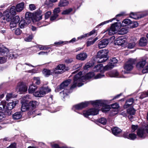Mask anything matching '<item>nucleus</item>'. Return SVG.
<instances>
[{
	"label": "nucleus",
	"mask_w": 148,
	"mask_h": 148,
	"mask_svg": "<svg viewBox=\"0 0 148 148\" xmlns=\"http://www.w3.org/2000/svg\"><path fill=\"white\" fill-rule=\"evenodd\" d=\"M91 103L96 108H92L87 111H84L83 112L84 116L87 118L90 115H95L98 113L99 108L102 107L101 109L103 112H106L110 110V106L106 105L105 102L102 100H97L89 101V103Z\"/></svg>",
	"instance_id": "1"
},
{
	"label": "nucleus",
	"mask_w": 148,
	"mask_h": 148,
	"mask_svg": "<svg viewBox=\"0 0 148 148\" xmlns=\"http://www.w3.org/2000/svg\"><path fill=\"white\" fill-rule=\"evenodd\" d=\"M82 73L80 72L74 77L73 83L71 87V89L74 88L77 86H82L84 84L82 82H84L86 79L93 77L95 75L93 72L88 73L85 76H82Z\"/></svg>",
	"instance_id": "2"
},
{
	"label": "nucleus",
	"mask_w": 148,
	"mask_h": 148,
	"mask_svg": "<svg viewBox=\"0 0 148 148\" xmlns=\"http://www.w3.org/2000/svg\"><path fill=\"white\" fill-rule=\"evenodd\" d=\"M18 103V101H16L8 103L6 105V102L3 100L1 102V106H2V108L5 110L8 113V115L11 113V110L14 108L16 104Z\"/></svg>",
	"instance_id": "3"
},
{
	"label": "nucleus",
	"mask_w": 148,
	"mask_h": 148,
	"mask_svg": "<svg viewBox=\"0 0 148 148\" xmlns=\"http://www.w3.org/2000/svg\"><path fill=\"white\" fill-rule=\"evenodd\" d=\"M108 51L106 49L101 50L99 51L97 55V62L99 63L105 62L108 59Z\"/></svg>",
	"instance_id": "4"
},
{
	"label": "nucleus",
	"mask_w": 148,
	"mask_h": 148,
	"mask_svg": "<svg viewBox=\"0 0 148 148\" xmlns=\"http://www.w3.org/2000/svg\"><path fill=\"white\" fill-rule=\"evenodd\" d=\"M71 79H68L63 82L60 86L59 89L60 90L64 89L62 92H60L62 96V95H63L64 98L68 95L69 91L68 90L67 88L68 85L71 83Z\"/></svg>",
	"instance_id": "5"
},
{
	"label": "nucleus",
	"mask_w": 148,
	"mask_h": 148,
	"mask_svg": "<svg viewBox=\"0 0 148 148\" xmlns=\"http://www.w3.org/2000/svg\"><path fill=\"white\" fill-rule=\"evenodd\" d=\"M15 9V6H13L10 9V11L8 9L6 10L3 13V15L1 17L2 18L6 20L7 21H10L12 17L10 15V14L12 15L16 14Z\"/></svg>",
	"instance_id": "6"
},
{
	"label": "nucleus",
	"mask_w": 148,
	"mask_h": 148,
	"mask_svg": "<svg viewBox=\"0 0 148 148\" xmlns=\"http://www.w3.org/2000/svg\"><path fill=\"white\" fill-rule=\"evenodd\" d=\"M47 88H40L39 89L36 91L34 93V95L36 97H41L43 96L47 93L51 91V90L49 89L47 90Z\"/></svg>",
	"instance_id": "7"
},
{
	"label": "nucleus",
	"mask_w": 148,
	"mask_h": 148,
	"mask_svg": "<svg viewBox=\"0 0 148 148\" xmlns=\"http://www.w3.org/2000/svg\"><path fill=\"white\" fill-rule=\"evenodd\" d=\"M22 106L21 107V112H25L26 110H29L28 112L29 115H31L33 114L34 111H31V106L28 105L27 103L26 102H22Z\"/></svg>",
	"instance_id": "8"
},
{
	"label": "nucleus",
	"mask_w": 148,
	"mask_h": 148,
	"mask_svg": "<svg viewBox=\"0 0 148 148\" xmlns=\"http://www.w3.org/2000/svg\"><path fill=\"white\" fill-rule=\"evenodd\" d=\"M66 71V69L65 65L63 64H60L53 69V74H61Z\"/></svg>",
	"instance_id": "9"
},
{
	"label": "nucleus",
	"mask_w": 148,
	"mask_h": 148,
	"mask_svg": "<svg viewBox=\"0 0 148 148\" xmlns=\"http://www.w3.org/2000/svg\"><path fill=\"white\" fill-rule=\"evenodd\" d=\"M136 62V60L133 59H129L126 63L124 69L127 71H130L133 68V65Z\"/></svg>",
	"instance_id": "10"
},
{
	"label": "nucleus",
	"mask_w": 148,
	"mask_h": 148,
	"mask_svg": "<svg viewBox=\"0 0 148 148\" xmlns=\"http://www.w3.org/2000/svg\"><path fill=\"white\" fill-rule=\"evenodd\" d=\"M118 23H116L111 26L110 29L108 31V34L110 35H112L116 33V31L118 30L119 27L117 25Z\"/></svg>",
	"instance_id": "11"
},
{
	"label": "nucleus",
	"mask_w": 148,
	"mask_h": 148,
	"mask_svg": "<svg viewBox=\"0 0 148 148\" xmlns=\"http://www.w3.org/2000/svg\"><path fill=\"white\" fill-rule=\"evenodd\" d=\"M17 89L18 90L20 93H22L27 91V86L23 82L18 83Z\"/></svg>",
	"instance_id": "12"
},
{
	"label": "nucleus",
	"mask_w": 148,
	"mask_h": 148,
	"mask_svg": "<svg viewBox=\"0 0 148 148\" xmlns=\"http://www.w3.org/2000/svg\"><path fill=\"white\" fill-rule=\"evenodd\" d=\"M89 103V101H86L81 103L74 106L73 107V109H74L75 110H81L83 108L87 106L88 104Z\"/></svg>",
	"instance_id": "13"
},
{
	"label": "nucleus",
	"mask_w": 148,
	"mask_h": 148,
	"mask_svg": "<svg viewBox=\"0 0 148 148\" xmlns=\"http://www.w3.org/2000/svg\"><path fill=\"white\" fill-rule=\"evenodd\" d=\"M109 43L108 39H104L99 41V42L98 46L99 49H102L106 47Z\"/></svg>",
	"instance_id": "14"
},
{
	"label": "nucleus",
	"mask_w": 148,
	"mask_h": 148,
	"mask_svg": "<svg viewBox=\"0 0 148 148\" xmlns=\"http://www.w3.org/2000/svg\"><path fill=\"white\" fill-rule=\"evenodd\" d=\"M42 12L41 11H38L34 14V19H32V20L34 22L38 21L42 19Z\"/></svg>",
	"instance_id": "15"
},
{
	"label": "nucleus",
	"mask_w": 148,
	"mask_h": 148,
	"mask_svg": "<svg viewBox=\"0 0 148 148\" xmlns=\"http://www.w3.org/2000/svg\"><path fill=\"white\" fill-rule=\"evenodd\" d=\"M8 52L9 50L7 48L3 46L0 47V55L7 56Z\"/></svg>",
	"instance_id": "16"
},
{
	"label": "nucleus",
	"mask_w": 148,
	"mask_h": 148,
	"mask_svg": "<svg viewBox=\"0 0 148 148\" xmlns=\"http://www.w3.org/2000/svg\"><path fill=\"white\" fill-rule=\"evenodd\" d=\"M34 16L33 14L30 12H27L25 14V18L26 20L27 21V23L29 24L31 22V20L34 19L33 18H32V17Z\"/></svg>",
	"instance_id": "17"
},
{
	"label": "nucleus",
	"mask_w": 148,
	"mask_h": 148,
	"mask_svg": "<svg viewBox=\"0 0 148 148\" xmlns=\"http://www.w3.org/2000/svg\"><path fill=\"white\" fill-rule=\"evenodd\" d=\"M87 56V54L86 53H82L77 55L76 58L78 60H84L86 58Z\"/></svg>",
	"instance_id": "18"
},
{
	"label": "nucleus",
	"mask_w": 148,
	"mask_h": 148,
	"mask_svg": "<svg viewBox=\"0 0 148 148\" xmlns=\"http://www.w3.org/2000/svg\"><path fill=\"white\" fill-rule=\"evenodd\" d=\"M137 134L138 136L142 138L145 137V131L142 128H140L138 130Z\"/></svg>",
	"instance_id": "19"
},
{
	"label": "nucleus",
	"mask_w": 148,
	"mask_h": 148,
	"mask_svg": "<svg viewBox=\"0 0 148 148\" xmlns=\"http://www.w3.org/2000/svg\"><path fill=\"white\" fill-rule=\"evenodd\" d=\"M112 133L115 136H117L121 133L122 130L119 128L115 127L112 129Z\"/></svg>",
	"instance_id": "20"
},
{
	"label": "nucleus",
	"mask_w": 148,
	"mask_h": 148,
	"mask_svg": "<svg viewBox=\"0 0 148 148\" xmlns=\"http://www.w3.org/2000/svg\"><path fill=\"white\" fill-rule=\"evenodd\" d=\"M22 115V112H16L12 115V118L14 120L18 119L21 118Z\"/></svg>",
	"instance_id": "21"
},
{
	"label": "nucleus",
	"mask_w": 148,
	"mask_h": 148,
	"mask_svg": "<svg viewBox=\"0 0 148 148\" xmlns=\"http://www.w3.org/2000/svg\"><path fill=\"white\" fill-rule=\"evenodd\" d=\"M94 71L95 72L104 71V67L102 64H99L96 66L94 68Z\"/></svg>",
	"instance_id": "22"
},
{
	"label": "nucleus",
	"mask_w": 148,
	"mask_h": 148,
	"mask_svg": "<svg viewBox=\"0 0 148 148\" xmlns=\"http://www.w3.org/2000/svg\"><path fill=\"white\" fill-rule=\"evenodd\" d=\"M147 43V41L145 38L142 37L139 41V45L141 46H145Z\"/></svg>",
	"instance_id": "23"
},
{
	"label": "nucleus",
	"mask_w": 148,
	"mask_h": 148,
	"mask_svg": "<svg viewBox=\"0 0 148 148\" xmlns=\"http://www.w3.org/2000/svg\"><path fill=\"white\" fill-rule=\"evenodd\" d=\"M24 3H19L16 6V10L17 12H20L24 8Z\"/></svg>",
	"instance_id": "24"
},
{
	"label": "nucleus",
	"mask_w": 148,
	"mask_h": 148,
	"mask_svg": "<svg viewBox=\"0 0 148 148\" xmlns=\"http://www.w3.org/2000/svg\"><path fill=\"white\" fill-rule=\"evenodd\" d=\"M134 101V100L133 98L127 100L125 105L124 106L125 108H128L130 105H132Z\"/></svg>",
	"instance_id": "25"
},
{
	"label": "nucleus",
	"mask_w": 148,
	"mask_h": 148,
	"mask_svg": "<svg viewBox=\"0 0 148 148\" xmlns=\"http://www.w3.org/2000/svg\"><path fill=\"white\" fill-rule=\"evenodd\" d=\"M37 88V86L32 84L29 86L28 90V92L29 93H32Z\"/></svg>",
	"instance_id": "26"
},
{
	"label": "nucleus",
	"mask_w": 148,
	"mask_h": 148,
	"mask_svg": "<svg viewBox=\"0 0 148 148\" xmlns=\"http://www.w3.org/2000/svg\"><path fill=\"white\" fill-rule=\"evenodd\" d=\"M146 63V61L145 60H140L137 64L136 66L138 68H143Z\"/></svg>",
	"instance_id": "27"
},
{
	"label": "nucleus",
	"mask_w": 148,
	"mask_h": 148,
	"mask_svg": "<svg viewBox=\"0 0 148 148\" xmlns=\"http://www.w3.org/2000/svg\"><path fill=\"white\" fill-rule=\"evenodd\" d=\"M107 74L111 77H117L119 75V73L116 70H114L109 72Z\"/></svg>",
	"instance_id": "28"
},
{
	"label": "nucleus",
	"mask_w": 148,
	"mask_h": 148,
	"mask_svg": "<svg viewBox=\"0 0 148 148\" xmlns=\"http://www.w3.org/2000/svg\"><path fill=\"white\" fill-rule=\"evenodd\" d=\"M148 14V13H146L145 14H144L143 15V16H140V17H139V16H138L135 13H130V18L135 19H137L139 18H140L142 17H143L144 16H145L147 15Z\"/></svg>",
	"instance_id": "29"
},
{
	"label": "nucleus",
	"mask_w": 148,
	"mask_h": 148,
	"mask_svg": "<svg viewBox=\"0 0 148 148\" xmlns=\"http://www.w3.org/2000/svg\"><path fill=\"white\" fill-rule=\"evenodd\" d=\"M69 4V2L66 0H60L58 4L60 7H63Z\"/></svg>",
	"instance_id": "30"
},
{
	"label": "nucleus",
	"mask_w": 148,
	"mask_h": 148,
	"mask_svg": "<svg viewBox=\"0 0 148 148\" xmlns=\"http://www.w3.org/2000/svg\"><path fill=\"white\" fill-rule=\"evenodd\" d=\"M39 103L35 101H32L29 103V106L32 108H31V110L36 108V106Z\"/></svg>",
	"instance_id": "31"
},
{
	"label": "nucleus",
	"mask_w": 148,
	"mask_h": 148,
	"mask_svg": "<svg viewBox=\"0 0 148 148\" xmlns=\"http://www.w3.org/2000/svg\"><path fill=\"white\" fill-rule=\"evenodd\" d=\"M114 66V65L112 64L111 63L109 62L106 66L104 67V71L110 70L112 69Z\"/></svg>",
	"instance_id": "32"
},
{
	"label": "nucleus",
	"mask_w": 148,
	"mask_h": 148,
	"mask_svg": "<svg viewBox=\"0 0 148 148\" xmlns=\"http://www.w3.org/2000/svg\"><path fill=\"white\" fill-rule=\"evenodd\" d=\"M42 72L44 75L46 77H48L52 74L50 70L47 69H44L43 70Z\"/></svg>",
	"instance_id": "33"
},
{
	"label": "nucleus",
	"mask_w": 148,
	"mask_h": 148,
	"mask_svg": "<svg viewBox=\"0 0 148 148\" xmlns=\"http://www.w3.org/2000/svg\"><path fill=\"white\" fill-rule=\"evenodd\" d=\"M27 25V23L25 20L24 19L21 20L19 24V26L21 28H25Z\"/></svg>",
	"instance_id": "34"
},
{
	"label": "nucleus",
	"mask_w": 148,
	"mask_h": 148,
	"mask_svg": "<svg viewBox=\"0 0 148 148\" xmlns=\"http://www.w3.org/2000/svg\"><path fill=\"white\" fill-rule=\"evenodd\" d=\"M30 99V96L29 95H26L21 98V102L27 103V102Z\"/></svg>",
	"instance_id": "35"
},
{
	"label": "nucleus",
	"mask_w": 148,
	"mask_h": 148,
	"mask_svg": "<svg viewBox=\"0 0 148 148\" xmlns=\"http://www.w3.org/2000/svg\"><path fill=\"white\" fill-rule=\"evenodd\" d=\"M33 82L36 84L39 85L40 83V78L39 77H34L33 78Z\"/></svg>",
	"instance_id": "36"
},
{
	"label": "nucleus",
	"mask_w": 148,
	"mask_h": 148,
	"mask_svg": "<svg viewBox=\"0 0 148 148\" xmlns=\"http://www.w3.org/2000/svg\"><path fill=\"white\" fill-rule=\"evenodd\" d=\"M20 21V17L18 16H16L13 17L11 21L13 22L15 24H17Z\"/></svg>",
	"instance_id": "37"
},
{
	"label": "nucleus",
	"mask_w": 148,
	"mask_h": 148,
	"mask_svg": "<svg viewBox=\"0 0 148 148\" xmlns=\"http://www.w3.org/2000/svg\"><path fill=\"white\" fill-rule=\"evenodd\" d=\"M135 111L133 108H130L127 109V112L130 115H134L135 113Z\"/></svg>",
	"instance_id": "38"
},
{
	"label": "nucleus",
	"mask_w": 148,
	"mask_h": 148,
	"mask_svg": "<svg viewBox=\"0 0 148 148\" xmlns=\"http://www.w3.org/2000/svg\"><path fill=\"white\" fill-rule=\"evenodd\" d=\"M128 30L126 27L122 28L119 31L120 34H124L127 33Z\"/></svg>",
	"instance_id": "39"
},
{
	"label": "nucleus",
	"mask_w": 148,
	"mask_h": 148,
	"mask_svg": "<svg viewBox=\"0 0 148 148\" xmlns=\"http://www.w3.org/2000/svg\"><path fill=\"white\" fill-rule=\"evenodd\" d=\"M132 23V21L130 19H125L124 20L122 23V25L123 26H125V25H124V24L127 25H129L131 24Z\"/></svg>",
	"instance_id": "40"
},
{
	"label": "nucleus",
	"mask_w": 148,
	"mask_h": 148,
	"mask_svg": "<svg viewBox=\"0 0 148 148\" xmlns=\"http://www.w3.org/2000/svg\"><path fill=\"white\" fill-rule=\"evenodd\" d=\"M73 10L72 8H70L68 9L64 10L62 13V14H69Z\"/></svg>",
	"instance_id": "41"
},
{
	"label": "nucleus",
	"mask_w": 148,
	"mask_h": 148,
	"mask_svg": "<svg viewBox=\"0 0 148 148\" xmlns=\"http://www.w3.org/2000/svg\"><path fill=\"white\" fill-rule=\"evenodd\" d=\"M9 54V55L7 54V56H9V58L10 59H12L14 58H15L16 57V56H15L16 55V53H15L10 52Z\"/></svg>",
	"instance_id": "42"
},
{
	"label": "nucleus",
	"mask_w": 148,
	"mask_h": 148,
	"mask_svg": "<svg viewBox=\"0 0 148 148\" xmlns=\"http://www.w3.org/2000/svg\"><path fill=\"white\" fill-rule=\"evenodd\" d=\"M136 138V135L134 134H129V138L132 140H134Z\"/></svg>",
	"instance_id": "43"
},
{
	"label": "nucleus",
	"mask_w": 148,
	"mask_h": 148,
	"mask_svg": "<svg viewBox=\"0 0 148 148\" xmlns=\"http://www.w3.org/2000/svg\"><path fill=\"white\" fill-rule=\"evenodd\" d=\"M37 48L39 49L40 50H44L48 49V48L45 46H43L40 45H37Z\"/></svg>",
	"instance_id": "44"
},
{
	"label": "nucleus",
	"mask_w": 148,
	"mask_h": 148,
	"mask_svg": "<svg viewBox=\"0 0 148 148\" xmlns=\"http://www.w3.org/2000/svg\"><path fill=\"white\" fill-rule=\"evenodd\" d=\"M99 121L103 125H105L106 123L107 120L105 118H102L99 120Z\"/></svg>",
	"instance_id": "45"
},
{
	"label": "nucleus",
	"mask_w": 148,
	"mask_h": 148,
	"mask_svg": "<svg viewBox=\"0 0 148 148\" xmlns=\"http://www.w3.org/2000/svg\"><path fill=\"white\" fill-rule=\"evenodd\" d=\"M33 37L32 35H29L25 38V41L27 42H30L32 40Z\"/></svg>",
	"instance_id": "46"
},
{
	"label": "nucleus",
	"mask_w": 148,
	"mask_h": 148,
	"mask_svg": "<svg viewBox=\"0 0 148 148\" xmlns=\"http://www.w3.org/2000/svg\"><path fill=\"white\" fill-rule=\"evenodd\" d=\"M148 96V90L145 92H142L141 95V96L139 97L140 99H143V98Z\"/></svg>",
	"instance_id": "47"
},
{
	"label": "nucleus",
	"mask_w": 148,
	"mask_h": 148,
	"mask_svg": "<svg viewBox=\"0 0 148 148\" xmlns=\"http://www.w3.org/2000/svg\"><path fill=\"white\" fill-rule=\"evenodd\" d=\"M136 45V43L134 42H133L128 44L127 46V48L130 49L133 48Z\"/></svg>",
	"instance_id": "48"
},
{
	"label": "nucleus",
	"mask_w": 148,
	"mask_h": 148,
	"mask_svg": "<svg viewBox=\"0 0 148 148\" xmlns=\"http://www.w3.org/2000/svg\"><path fill=\"white\" fill-rule=\"evenodd\" d=\"M118 62V60L115 58H113L110 59V62L112 64L116 63Z\"/></svg>",
	"instance_id": "49"
},
{
	"label": "nucleus",
	"mask_w": 148,
	"mask_h": 148,
	"mask_svg": "<svg viewBox=\"0 0 148 148\" xmlns=\"http://www.w3.org/2000/svg\"><path fill=\"white\" fill-rule=\"evenodd\" d=\"M104 76V75L103 74H98L94 77L95 79H98L102 78Z\"/></svg>",
	"instance_id": "50"
},
{
	"label": "nucleus",
	"mask_w": 148,
	"mask_h": 148,
	"mask_svg": "<svg viewBox=\"0 0 148 148\" xmlns=\"http://www.w3.org/2000/svg\"><path fill=\"white\" fill-rule=\"evenodd\" d=\"M60 12V9L59 8H57L54 9L53 13L55 14H58Z\"/></svg>",
	"instance_id": "51"
},
{
	"label": "nucleus",
	"mask_w": 148,
	"mask_h": 148,
	"mask_svg": "<svg viewBox=\"0 0 148 148\" xmlns=\"http://www.w3.org/2000/svg\"><path fill=\"white\" fill-rule=\"evenodd\" d=\"M6 60L7 58L3 57H0V64L4 63L6 61Z\"/></svg>",
	"instance_id": "52"
},
{
	"label": "nucleus",
	"mask_w": 148,
	"mask_h": 148,
	"mask_svg": "<svg viewBox=\"0 0 148 148\" xmlns=\"http://www.w3.org/2000/svg\"><path fill=\"white\" fill-rule=\"evenodd\" d=\"M51 11H49L47 12L45 14V18L46 19L48 18L51 15Z\"/></svg>",
	"instance_id": "53"
},
{
	"label": "nucleus",
	"mask_w": 148,
	"mask_h": 148,
	"mask_svg": "<svg viewBox=\"0 0 148 148\" xmlns=\"http://www.w3.org/2000/svg\"><path fill=\"white\" fill-rule=\"evenodd\" d=\"M58 14H53V15L51 16L50 18V20L51 21L54 20L58 16Z\"/></svg>",
	"instance_id": "54"
},
{
	"label": "nucleus",
	"mask_w": 148,
	"mask_h": 148,
	"mask_svg": "<svg viewBox=\"0 0 148 148\" xmlns=\"http://www.w3.org/2000/svg\"><path fill=\"white\" fill-rule=\"evenodd\" d=\"M29 8L30 10L32 11L35 10L36 8L34 4H31L29 5Z\"/></svg>",
	"instance_id": "55"
},
{
	"label": "nucleus",
	"mask_w": 148,
	"mask_h": 148,
	"mask_svg": "<svg viewBox=\"0 0 148 148\" xmlns=\"http://www.w3.org/2000/svg\"><path fill=\"white\" fill-rule=\"evenodd\" d=\"M6 100L8 101L10 99L13 97L12 94L11 93H8L6 95Z\"/></svg>",
	"instance_id": "56"
},
{
	"label": "nucleus",
	"mask_w": 148,
	"mask_h": 148,
	"mask_svg": "<svg viewBox=\"0 0 148 148\" xmlns=\"http://www.w3.org/2000/svg\"><path fill=\"white\" fill-rule=\"evenodd\" d=\"M138 125H132V132H134L138 128Z\"/></svg>",
	"instance_id": "57"
},
{
	"label": "nucleus",
	"mask_w": 148,
	"mask_h": 148,
	"mask_svg": "<svg viewBox=\"0 0 148 148\" xmlns=\"http://www.w3.org/2000/svg\"><path fill=\"white\" fill-rule=\"evenodd\" d=\"M21 31L20 30V29L17 28L15 31L14 33L16 35H19L21 34Z\"/></svg>",
	"instance_id": "58"
},
{
	"label": "nucleus",
	"mask_w": 148,
	"mask_h": 148,
	"mask_svg": "<svg viewBox=\"0 0 148 148\" xmlns=\"http://www.w3.org/2000/svg\"><path fill=\"white\" fill-rule=\"evenodd\" d=\"M111 106L112 108L114 109H117L119 107V105L117 103L112 104Z\"/></svg>",
	"instance_id": "59"
},
{
	"label": "nucleus",
	"mask_w": 148,
	"mask_h": 148,
	"mask_svg": "<svg viewBox=\"0 0 148 148\" xmlns=\"http://www.w3.org/2000/svg\"><path fill=\"white\" fill-rule=\"evenodd\" d=\"M16 24L13 21H11L10 24V27L11 29L14 28L16 26Z\"/></svg>",
	"instance_id": "60"
},
{
	"label": "nucleus",
	"mask_w": 148,
	"mask_h": 148,
	"mask_svg": "<svg viewBox=\"0 0 148 148\" xmlns=\"http://www.w3.org/2000/svg\"><path fill=\"white\" fill-rule=\"evenodd\" d=\"M87 36H88V34H83V35L80 36L79 37H78L77 38L78 40H79V39L81 40V39H82V38H84L86 37Z\"/></svg>",
	"instance_id": "61"
},
{
	"label": "nucleus",
	"mask_w": 148,
	"mask_h": 148,
	"mask_svg": "<svg viewBox=\"0 0 148 148\" xmlns=\"http://www.w3.org/2000/svg\"><path fill=\"white\" fill-rule=\"evenodd\" d=\"M116 43L117 45L121 46L123 44V42L122 40H117Z\"/></svg>",
	"instance_id": "62"
},
{
	"label": "nucleus",
	"mask_w": 148,
	"mask_h": 148,
	"mask_svg": "<svg viewBox=\"0 0 148 148\" xmlns=\"http://www.w3.org/2000/svg\"><path fill=\"white\" fill-rule=\"evenodd\" d=\"M94 43V41H93V40L88 41L87 43V47L89 46L90 45L93 44Z\"/></svg>",
	"instance_id": "63"
},
{
	"label": "nucleus",
	"mask_w": 148,
	"mask_h": 148,
	"mask_svg": "<svg viewBox=\"0 0 148 148\" xmlns=\"http://www.w3.org/2000/svg\"><path fill=\"white\" fill-rule=\"evenodd\" d=\"M7 148H16V144L15 143L12 144Z\"/></svg>",
	"instance_id": "64"
}]
</instances>
